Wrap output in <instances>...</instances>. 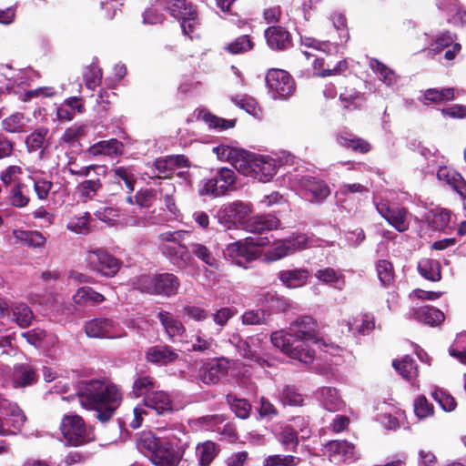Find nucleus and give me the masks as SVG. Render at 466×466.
Here are the masks:
<instances>
[{
  "mask_svg": "<svg viewBox=\"0 0 466 466\" xmlns=\"http://www.w3.org/2000/svg\"><path fill=\"white\" fill-rule=\"evenodd\" d=\"M264 35L268 46L275 51H285L292 46L291 34L280 25L268 27Z\"/></svg>",
  "mask_w": 466,
  "mask_h": 466,
  "instance_id": "16",
  "label": "nucleus"
},
{
  "mask_svg": "<svg viewBox=\"0 0 466 466\" xmlns=\"http://www.w3.org/2000/svg\"><path fill=\"white\" fill-rule=\"evenodd\" d=\"M418 271L421 277L431 281H439L441 279V265L436 259L421 258L418 263Z\"/></svg>",
  "mask_w": 466,
  "mask_h": 466,
  "instance_id": "39",
  "label": "nucleus"
},
{
  "mask_svg": "<svg viewBox=\"0 0 466 466\" xmlns=\"http://www.w3.org/2000/svg\"><path fill=\"white\" fill-rule=\"evenodd\" d=\"M279 226L280 221L276 216L262 214L248 218L245 228L248 232L261 234L266 231L277 229Z\"/></svg>",
  "mask_w": 466,
  "mask_h": 466,
  "instance_id": "20",
  "label": "nucleus"
},
{
  "mask_svg": "<svg viewBox=\"0 0 466 466\" xmlns=\"http://www.w3.org/2000/svg\"><path fill=\"white\" fill-rule=\"evenodd\" d=\"M228 369L229 361L225 358L208 360L201 365L198 378L206 385H214L226 376Z\"/></svg>",
  "mask_w": 466,
  "mask_h": 466,
  "instance_id": "14",
  "label": "nucleus"
},
{
  "mask_svg": "<svg viewBox=\"0 0 466 466\" xmlns=\"http://www.w3.org/2000/svg\"><path fill=\"white\" fill-rule=\"evenodd\" d=\"M272 344L289 357L305 364L311 363L315 352L309 342L319 341L317 321L310 316H299L292 321L289 331L278 330L271 334Z\"/></svg>",
  "mask_w": 466,
  "mask_h": 466,
  "instance_id": "1",
  "label": "nucleus"
},
{
  "mask_svg": "<svg viewBox=\"0 0 466 466\" xmlns=\"http://www.w3.org/2000/svg\"><path fill=\"white\" fill-rule=\"evenodd\" d=\"M111 173L113 178L124 181L129 192L134 191L137 177L133 167H116L111 169Z\"/></svg>",
  "mask_w": 466,
  "mask_h": 466,
  "instance_id": "49",
  "label": "nucleus"
},
{
  "mask_svg": "<svg viewBox=\"0 0 466 466\" xmlns=\"http://www.w3.org/2000/svg\"><path fill=\"white\" fill-rule=\"evenodd\" d=\"M212 150L219 160L229 162L238 172V166L245 163L249 153L241 148L224 144L214 147Z\"/></svg>",
  "mask_w": 466,
  "mask_h": 466,
  "instance_id": "18",
  "label": "nucleus"
},
{
  "mask_svg": "<svg viewBox=\"0 0 466 466\" xmlns=\"http://www.w3.org/2000/svg\"><path fill=\"white\" fill-rule=\"evenodd\" d=\"M431 397L445 411H452L457 406L455 399L441 389H435L431 392Z\"/></svg>",
  "mask_w": 466,
  "mask_h": 466,
  "instance_id": "60",
  "label": "nucleus"
},
{
  "mask_svg": "<svg viewBox=\"0 0 466 466\" xmlns=\"http://www.w3.org/2000/svg\"><path fill=\"white\" fill-rule=\"evenodd\" d=\"M13 319L21 327L25 328L30 325L33 319L31 309L25 303H15L12 305Z\"/></svg>",
  "mask_w": 466,
  "mask_h": 466,
  "instance_id": "50",
  "label": "nucleus"
},
{
  "mask_svg": "<svg viewBox=\"0 0 466 466\" xmlns=\"http://www.w3.org/2000/svg\"><path fill=\"white\" fill-rule=\"evenodd\" d=\"M392 366L407 380H411L418 376L417 365L410 357L405 356L401 360H395Z\"/></svg>",
  "mask_w": 466,
  "mask_h": 466,
  "instance_id": "47",
  "label": "nucleus"
},
{
  "mask_svg": "<svg viewBox=\"0 0 466 466\" xmlns=\"http://www.w3.org/2000/svg\"><path fill=\"white\" fill-rule=\"evenodd\" d=\"M219 446L211 441H206L196 446L195 455L199 466H210L211 462L219 453Z\"/></svg>",
  "mask_w": 466,
  "mask_h": 466,
  "instance_id": "32",
  "label": "nucleus"
},
{
  "mask_svg": "<svg viewBox=\"0 0 466 466\" xmlns=\"http://www.w3.org/2000/svg\"><path fill=\"white\" fill-rule=\"evenodd\" d=\"M410 319H414L425 324L434 326L444 319V314L438 309L430 306H422L412 309L410 312Z\"/></svg>",
  "mask_w": 466,
  "mask_h": 466,
  "instance_id": "31",
  "label": "nucleus"
},
{
  "mask_svg": "<svg viewBox=\"0 0 466 466\" xmlns=\"http://www.w3.org/2000/svg\"><path fill=\"white\" fill-rule=\"evenodd\" d=\"M190 345V350L201 353H212L218 348L217 341L201 329H198L193 336Z\"/></svg>",
  "mask_w": 466,
  "mask_h": 466,
  "instance_id": "35",
  "label": "nucleus"
},
{
  "mask_svg": "<svg viewBox=\"0 0 466 466\" xmlns=\"http://www.w3.org/2000/svg\"><path fill=\"white\" fill-rule=\"evenodd\" d=\"M330 461L350 463L358 459L355 447L347 441H331L325 445Z\"/></svg>",
  "mask_w": 466,
  "mask_h": 466,
  "instance_id": "15",
  "label": "nucleus"
},
{
  "mask_svg": "<svg viewBox=\"0 0 466 466\" xmlns=\"http://www.w3.org/2000/svg\"><path fill=\"white\" fill-rule=\"evenodd\" d=\"M144 405L160 415L172 410V402L167 392L151 391L144 399Z\"/></svg>",
  "mask_w": 466,
  "mask_h": 466,
  "instance_id": "28",
  "label": "nucleus"
},
{
  "mask_svg": "<svg viewBox=\"0 0 466 466\" xmlns=\"http://www.w3.org/2000/svg\"><path fill=\"white\" fill-rule=\"evenodd\" d=\"M86 261L92 270L107 278L114 277L122 265L118 258L101 248L87 250Z\"/></svg>",
  "mask_w": 466,
  "mask_h": 466,
  "instance_id": "8",
  "label": "nucleus"
},
{
  "mask_svg": "<svg viewBox=\"0 0 466 466\" xmlns=\"http://www.w3.org/2000/svg\"><path fill=\"white\" fill-rule=\"evenodd\" d=\"M254 46V43L250 39L249 35H240L225 46V50L232 55H239L251 50Z\"/></svg>",
  "mask_w": 466,
  "mask_h": 466,
  "instance_id": "52",
  "label": "nucleus"
},
{
  "mask_svg": "<svg viewBox=\"0 0 466 466\" xmlns=\"http://www.w3.org/2000/svg\"><path fill=\"white\" fill-rule=\"evenodd\" d=\"M198 119L204 121L209 128L226 130L235 126V120H228L212 115L210 112L201 109L198 112Z\"/></svg>",
  "mask_w": 466,
  "mask_h": 466,
  "instance_id": "42",
  "label": "nucleus"
},
{
  "mask_svg": "<svg viewBox=\"0 0 466 466\" xmlns=\"http://www.w3.org/2000/svg\"><path fill=\"white\" fill-rule=\"evenodd\" d=\"M438 6L448 15V22L454 25L466 24V11L461 6L458 0H440Z\"/></svg>",
  "mask_w": 466,
  "mask_h": 466,
  "instance_id": "30",
  "label": "nucleus"
},
{
  "mask_svg": "<svg viewBox=\"0 0 466 466\" xmlns=\"http://www.w3.org/2000/svg\"><path fill=\"white\" fill-rule=\"evenodd\" d=\"M320 405L328 411L337 412L344 410L346 403L339 390L333 387H322L316 391Z\"/></svg>",
  "mask_w": 466,
  "mask_h": 466,
  "instance_id": "17",
  "label": "nucleus"
},
{
  "mask_svg": "<svg viewBox=\"0 0 466 466\" xmlns=\"http://www.w3.org/2000/svg\"><path fill=\"white\" fill-rule=\"evenodd\" d=\"M147 360L149 362L167 365L175 361L178 358V353L167 345H157L150 347L146 353Z\"/></svg>",
  "mask_w": 466,
  "mask_h": 466,
  "instance_id": "26",
  "label": "nucleus"
},
{
  "mask_svg": "<svg viewBox=\"0 0 466 466\" xmlns=\"http://www.w3.org/2000/svg\"><path fill=\"white\" fill-rule=\"evenodd\" d=\"M105 300L104 295L90 287L79 288L73 296V301L78 306L96 305Z\"/></svg>",
  "mask_w": 466,
  "mask_h": 466,
  "instance_id": "37",
  "label": "nucleus"
},
{
  "mask_svg": "<svg viewBox=\"0 0 466 466\" xmlns=\"http://www.w3.org/2000/svg\"><path fill=\"white\" fill-rule=\"evenodd\" d=\"M187 254H192L206 265L217 268L218 260L214 257L213 253L205 244L198 242H191L187 246Z\"/></svg>",
  "mask_w": 466,
  "mask_h": 466,
  "instance_id": "38",
  "label": "nucleus"
},
{
  "mask_svg": "<svg viewBox=\"0 0 466 466\" xmlns=\"http://www.w3.org/2000/svg\"><path fill=\"white\" fill-rule=\"evenodd\" d=\"M36 376L28 365L15 366L13 372V384L15 388L25 387L35 381Z\"/></svg>",
  "mask_w": 466,
  "mask_h": 466,
  "instance_id": "41",
  "label": "nucleus"
},
{
  "mask_svg": "<svg viewBox=\"0 0 466 466\" xmlns=\"http://www.w3.org/2000/svg\"><path fill=\"white\" fill-rule=\"evenodd\" d=\"M60 430L69 446H81L94 440V434L84 420L76 414L65 415L61 420Z\"/></svg>",
  "mask_w": 466,
  "mask_h": 466,
  "instance_id": "5",
  "label": "nucleus"
},
{
  "mask_svg": "<svg viewBox=\"0 0 466 466\" xmlns=\"http://www.w3.org/2000/svg\"><path fill=\"white\" fill-rule=\"evenodd\" d=\"M347 330L353 335H368L375 328V319L372 314L365 313L360 317L343 321Z\"/></svg>",
  "mask_w": 466,
  "mask_h": 466,
  "instance_id": "27",
  "label": "nucleus"
},
{
  "mask_svg": "<svg viewBox=\"0 0 466 466\" xmlns=\"http://www.w3.org/2000/svg\"><path fill=\"white\" fill-rule=\"evenodd\" d=\"M290 247L287 239L278 240L275 242L274 247L265 253V259L267 261H276L292 254Z\"/></svg>",
  "mask_w": 466,
  "mask_h": 466,
  "instance_id": "55",
  "label": "nucleus"
},
{
  "mask_svg": "<svg viewBox=\"0 0 466 466\" xmlns=\"http://www.w3.org/2000/svg\"><path fill=\"white\" fill-rule=\"evenodd\" d=\"M187 162L183 156H170L166 158L157 159L154 163L158 177H168L176 166H182Z\"/></svg>",
  "mask_w": 466,
  "mask_h": 466,
  "instance_id": "44",
  "label": "nucleus"
},
{
  "mask_svg": "<svg viewBox=\"0 0 466 466\" xmlns=\"http://www.w3.org/2000/svg\"><path fill=\"white\" fill-rule=\"evenodd\" d=\"M86 86L90 90H95L100 85L102 79V71L95 64L86 66L83 73Z\"/></svg>",
  "mask_w": 466,
  "mask_h": 466,
  "instance_id": "57",
  "label": "nucleus"
},
{
  "mask_svg": "<svg viewBox=\"0 0 466 466\" xmlns=\"http://www.w3.org/2000/svg\"><path fill=\"white\" fill-rule=\"evenodd\" d=\"M25 187L23 184H16L13 186L9 192V201L12 206L16 208H25L28 202L29 198L24 191Z\"/></svg>",
  "mask_w": 466,
  "mask_h": 466,
  "instance_id": "62",
  "label": "nucleus"
},
{
  "mask_svg": "<svg viewBox=\"0 0 466 466\" xmlns=\"http://www.w3.org/2000/svg\"><path fill=\"white\" fill-rule=\"evenodd\" d=\"M258 302L269 315L285 312L291 308L290 301L288 299L268 291H262L258 295Z\"/></svg>",
  "mask_w": 466,
  "mask_h": 466,
  "instance_id": "19",
  "label": "nucleus"
},
{
  "mask_svg": "<svg viewBox=\"0 0 466 466\" xmlns=\"http://www.w3.org/2000/svg\"><path fill=\"white\" fill-rule=\"evenodd\" d=\"M47 134L48 129L46 127L37 128L30 134L25 139L28 150L36 151L45 147Z\"/></svg>",
  "mask_w": 466,
  "mask_h": 466,
  "instance_id": "54",
  "label": "nucleus"
},
{
  "mask_svg": "<svg viewBox=\"0 0 466 466\" xmlns=\"http://www.w3.org/2000/svg\"><path fill=\"white\" fill-rule=\"evenodd\" d=\"M266 83L274 98H287L295 90L291 76L285 70L272 68L266 76Z\"/></svg>",
  "mask_w": 466,
  "mask_h": 466,
  "instance_id": "11",
  "label": "nucleus"
},
{
  "mask_svg": "<svg viewBox=\"0 0 466 466\" xmlns=\"http://www.w3.org/2000/svg\"><path fill=\"white\" fill-rule=\"evenodd\" d=\"M84 329L87 337L94 339H119L127 335L117 322L104 317L87 320Z\"/></svg>",
  "mask_w": 466,
  "mask_h": 466,
  "instance_id": "9",
  "label": "nucleus"
},
{
  "mask_svg": "<svg viewBox=\"0 0 466 466\" xmlns=\"http://www.w3.org/2000/svg\"><path fill=\"white\" fill-rule=\"evenodd\" d=\"M376 271L380 283L383 286H390L394 278L392 264L386 259H380L376 264Z\"/></svg>",
  "mask_w": 466,
  "mask_h": 466,
  "instance_id": "56",
  "label": "nucleus"
},
{
  "mask_svg": "<svg viewBox=\"0 0 466 466\" xmlns=\"http://www.w3.org/2000/svg\"><path fill=\"white\" fill-rule=\"evenodd\" d=\"M316 279L325 284L332 285L339 289L344 286V276L339 270L332 268L319 269L315 273Z\"/></svg>",
  "mask_w": 466,
  "mask_h": 466,
  "instance_id": "45",
  "label": "nucleus"
},
{
  "mask_svg": "<svg viewBox=\"0 0 466 466\" xmlns=\"http://www.w3.org/2000/svg\"><path fill=\"white\" fill-rule=\"evenodd\" d=\"M252 212V205L242 201H234L223 205L217 213V218L225 228L230 229L242 224Z\"/></svg>",
  "mask_w": 466,
  "mask_h": 466,
  "instance_id": "10",
  "label": "nucleus"
},
{
  "mask_svg": "<svg viewBox=\"0 0 466 466\" xmlns=\"http://www.w3.org/2000/svg\"><path fill=\"white\" fill-rule=\"evenodd\" d=\"M239 172L261 182L269 181L277 172L276 160L268 156L248 153L244 164H240Z\"/></svg>",
  "mask_w": 466,
  "mask_h": 466,
  "instance_id": "7",
  "label": "nucleus"
},
{
  "mask_svg": "<svg viewBox=\"0 0 466 466\" xmlns=\"http://www.w3.org/2000/svg\"><path fill=\"white\" fill-rule=\"evenodd\" d=\"M455 97V89L452 87L429 88L423 92V99L421 101L425 105L429 103L442 104L451 101Z\"/></svg>",
  "mask_w": 466,
  "mask_h": 466,
  "instance_id": "36",
  "label": "nucleus"
},
{
  "mask_svg": "<svg viewBox=\"0 0 466 466\" xmlns=\"http://www.w3.org/2000/svg\"><path fill=\"white\" fill-rule=\"evenodd\" d=\"M298 186L304 198L310 202L320 203L330 194L326 182L310 176H303L298 179Z\"/></svg>",
  "mask_w": 466,
  "mask_h": 466,
  "instance_id": "13",
  "label": "nucleus"
},
{
  "mask_svg": "<svg viewBox=\"0 0 466 466\" xmlns=\"http://www.w3.org/2000/svg\"><path fill=\"white\" fill-rule=\"evenodd\" d=\"M309 275L307 268H293L279 271L278 278L288 289H297L307 283Z\"/></svg>",
  "mask_w": 466,
  "mask_h": 466,
  "instance_id": "25",
  "label": "nucleus"
},
{
  "mask_svg": "<svg viewBox=\"0 0 466 466\" xmlns=\"http://www.w3.org/2000/svg\"><path fill=\"white\" fill-rule=\"evenodd\" d=\"M182 453L176 451L169 441H166L160 449L150 458L155 466H178Z\"/></svg>",
  "mask_w": 466,
  "mask_h": 466,
  "instance_id": "21",
  "label": "nucleus"
},
{
  "mask_svg": "<svg viewBox=\"0 0 466 466\" xmlns=\"http://www.w3.org/2000/svg\"><path fill=\"white\" fill-rule=\"evenodd\" d=\"M25 119L23 114L15 113L3 120V128L9 133L23 132Z\"/></svg>",
  "mask_w": 466,
  "mask_h": 466,
  "instance_id": "61",
  "label": "nucleus"
},
{
  "mask_svg": "<svg viewBox=\"0 0 466 466\" xmlns=\"http://www.w3.org/2000/svg\"><path fill=\"white\" fill-rule=\"evenodd\" d=\"M227 402L231 410L240 419L248 418L251 411V405L244 399H239L233 394L227 395Z\"/></svg>",
  "mask_w": 466,
  "mask_h": 466,
  "instance_id": "51",
  "label": "nucleus"
},
{
  "mask_svg": "<svg viewBox=\"0 0 466 466\" xmlns=\"http://www.w3.org/2000/svg\"><path fill=\"white\" fill-rule=\"evenodd\" d=\"M166 441L157 438L152 431H142L136 437V447L138 451L151 458Z\"/></svg>",
  "mask_w": 466,
  "mask_h": 466,
  "instance_id": "22",
  "label": "nucleus"
},
{
  "mask_svg": "<svg viewBox=\"0 0 466 466\" xmlns=\"http://www.w3.org/2000/svg\"><path fill=\"white\" fill-rule=\"evenodd\" d=\"M157 3L171 16L177 19L183 34L192 38L190 34L198 25V13L195 6L187 0H157Z\"/></svg>",
  "mask_w": 466,
  "mask_h": 466,
  "instance_id": "3",
  "label": "nucleus"
},
{
  "mask_svg": "<svg viewBox=\"0 0 466 466\" xmlns=\"http://www.w3.org/2000/svg\"><path fill=\"white\" fill-rule=\"evenodd\" d=\"M157 318L172 342H175L177 338L181 337L186 332L183 323L170 312L160 310L157 313Z\"/></svg>",
  "mask_w": 466,
  "mask_h": 466,
  "instance_id": "23",
  "label": "nucleus"
},
{
  "mask_svg": "<svg viewBox=\"0 0 466 466\" xmlns=\"http://www.w3.org/2000/svg\"><path fill=\"white\" fill-rule=\"evenodd\" d=\"M101 189L102 182L99 178L86 179L76 187L78 196L85 201L94 199Z\"/></svg>",
  "mask_w": 466,
  "mask_h": 466,
  "instance_id": "46",
  "label": "nucleus"
},
{
  "mask_svg": "<svg viewBox=\"0 0 466 466\" xmlns=\"http://www.w3.org/2000/svg\"><path fill=\"white\" fill-rule=\"evenodd\" d=\"M300 460L292 455H270L265 459L263 466H297Z\"/></svg>",
  "mask_w": 466,
  "mask_h": 466,
  "instance_id": "63",
  "label": "nucleus"
},
{
  "mask_svg": "<svg viewBox=\"0 0 466 466\" xmlns=\"http://www.w3.org/2000/svg\"><path fill=\"white\" fill-rule=\"evenodd\" d=\"M337 141L340 146L360 153H367L370 150V145L368 141L348 131L339 132L337 136Z\"/></svg>",
  "mask_w": 466,
  "mask_h": 466,
  "instance_id": "34",
  "label": "nucleus"
},
{
  "mask_svg": "<svg viewBox=\"0 0 466 466\" xmlns=\"http://www.w3.org/2000/svg\"><path fill=\"white\" fill-rule=\"evenodd\" d=\"M87 126L84 124H75L65 130L62 136V141L71 147L78 144V140L86 136Z\"/></svg>",
  "mask_w": 466,
  "mask_h": 466,
  "instance_id": "53",
  "label": "nucleus"
},
{
  "mask_svg": "<svg viewBox=\"0 0 466 466\" xmlns=\"http://www.w3.org/2000/svg\"><path fill=\"white\" fill-rule=\"evenodd\" d=\"M124 145L117 139L101 140L88 147L90 156L117 157L123 154Z\"/></svg>",
  "mask_w": 466,
  "mask_h": 466,
  "instance_id": "24",
  "label": "nucleus"
},
{
  "mask_svg": "<svg viewBox=\"0 0 466 466\" xmlns=\"http://www.w3.org/2000/svg\"><path fill=\"white\" fill-rule=\"evenodd\" d=\"M13 236L15 239L22 241L31 248H43L46 244V238L38 231L30 230H13Z\"/></svg>",
  "mask_w": 466,
  "mask_h": 466,
  "instance_id": "43",
  "label": "nucleus"
},
{
  "mask_svg": "<svg viewBox=\"0 0 466 466\" xmlns=\"http://www.w3.org/2000/svg\"><path fill=\"white\" fill-rule=\"evenodd\" d=\"M280 400L284 405L299 406L303 403V396L294 386H286L280 395Z\"/></svg>",
  "mask_w": 466,
  "mask_h": 466,
  "instance_id": "64",
  "label": "nucleus"
},
{
  "mask_svg": "<svg viewBox=\"0 0 466 466\" xmlns=\"http://www.w3.org/2000/svg\"><path fill=\"white\" fill-rule=\"evenodd\" d=\"M161 252L178 267H185L189 259L187 246L184 244H163Z\"/></svg>",
  "mask_w": 466,
  "mask_h": 466,
  "instance_id": "33",
  "label": "nucleus"
},
{
  "mask_svg": "<svg viewBox=\"0 0 466 466\" xmlns=\"http://www.w3.org/2000/svg\"><path fill=\"white\" fill-rule=\"evenodd\" d=\"M90 222V214L84 212L82 215L72 217L66 225V228L76 234L86 235L91 229Z\"/></svg>",
  "mask_w": 466,
  "mask_h": 466,
  "instance_id": "48",
  "label": "nucleus"
},
{
  "mask_svg": "<svg viewBox=\"0 0 466 466\" xmlns=\"http://www.w3.org/2000/svg\"><path fill=\"white\" fill-rule=\"evenodd\" d=\"M6 416L11 417V427L13 428L12 431H15V434L16 431H20L22 427L24 426L26 417L24 414L23 410L17 406V404L13 403L10 405V407L6 410L5 412Z\"/></svg>",
  "mask_w": 466,
  "mask_h": 466,
  "instance_id": "59",
  "label": "nucleus"
},
{
  "mask_svg": "<svg viewBox=\"0 0 466 466\" xmlns=\"http://www.w3.org/2000/svg\"><path fill=\"white\" fill-rule=\"evenodd\" d=\"M77 396L81 406L94 410L101 422H106L113 417L123 400L121 389L104 380L81 381Z\"/></svg>",
  "mask_w": 466,
  "mask_h": 466,
  "instance_id": "2",
  "label": "nucleus"
},
{
  "mask_svg": "<svg viewBox=\"0 0 466 466\" xmlns=\"http://www.w3.org/2000/svg\"><path fill=\"white\" fill-rule=\"evenodd\" d=\"M369 66L373 73L378 76L379 79L388 86H393L397 83L398 76L395 72L382 62L376 58H370Z\"/></svg>",
  "mask_w": 466,
  "mask_h": 466,
  "instance_id": "40",
  "label": "nucleus"
},
{
  "mask_svg": "<svg viewBox=\"0 0 466 466\" xmlns=\"http://www.w3.org/2000/svg\"><path fill=\"white\" fill-rule=\"evenodd\" d=\"M235 172L228 167L217 169L210 177L204 178L198 186L200 196L221 197L235 188Z\"/></svg>",
  "mask_w": 466,
  "mask_h": 466,
  "instance_id": "4",
  "label": "nucleus"
},
{
  "mask_svg": "<svg viewBox=\"0 0 466 466\" xmlns=\"http://www.w3.org/2000/svg\"><path fill=\"white\" fill-rule=\"evenodd\" d=\"M231 342H236L237 347L238 348V350L240 354L248 360H251L257 363H258L260 366H263V364L266 362L261 357L258 356V354L256 351H253L247 341L242 340L239 336L233 335L232 339H230Z\"/></svg>",
  "mask_w": 466,
  "mask_h": 466,
  "instance_id": "58",
  "label": "nucleus"
},
{
  "mask_svg": "<svg viewBox=\"0 0 466 466\" xmlns=\"http://www.w3.org/2000/svg\"><path fill=\"white\" fill-rule=\"evenodd\" d=\"M248 244L257 247H264L270 243L268 237L248 238L247 242L241 240L230 243L225 249V257L229 258L232 261L243 268H247V264L256 260L259 257V251L250 248Z\"/></svg>",
  "mask_w": 466,
  "mask_h": 466,
  "instance_id": "6",
  "label": "nucleus"
},
{
  "mask_svg": "<svg viewBox=\"0 0 466 466\" xmlns=\"http://www.w3.org/2000/svg\"><path fill=\"white\" fill-rule=\"evenodd\" d=\"M156 293L155 295H161L171 297L177 293L180 287L179 279L172 273H160L156 274Z\"/></svg>",
  "mask_w": 466,
  "mask_h": 466,
  "instance_id": "29",
  "label": "nucleus"
},
{
  "mask_svg": "<svg viewBox=\"0 0 466 466\" xmlns=\"http://www.w3.org/2000/svg\"><path fill=\"white\" fill-rule=\"evenodd\" d=\"M376 208L380 215L397 231L408 230L410 215L404 208H391L388 200H380L376 202Z\"/></svg>",
  "mask_w": 466,
  "mask_h": 466,
  "instance_id": "12",
  "label": "nucleus"
}]
</instances>
